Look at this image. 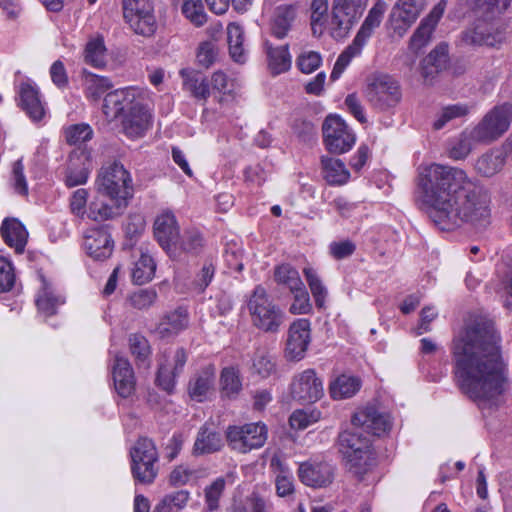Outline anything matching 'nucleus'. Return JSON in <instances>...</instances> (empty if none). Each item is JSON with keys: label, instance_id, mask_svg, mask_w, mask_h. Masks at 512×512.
Segmentation results:
<instances>
[{"label": "nucleus", "instance_id": "c756f323", "mask_svg": "<svg viewBox=\"0 0 512 512\" xmlns=\"http://www.w3.org/2000/svg\"><path fill=\"white\" fill-rule=\"evenodd\" d=\"M223 446L221 435L205 423L198 431L193 453L195 455L211 454L219 451Z\"/></svg>", "mask_w": 512, "mask_h": 512}, {"label": "nucleus", "instance_id": "e433bc0d", "mask_svg": "<svg viewBox=\"0 0 512 512\" xmlns=\"http://www.w3.org/2000/svg\"><path fill=\"white\" fill-rule=\"evenodd\" d=\"M386 8L387 4L383 0H377L355 37L366 44V41L372 35V31L380 25Z\"/></svg>", "mask_w": 512, "mask_h": 512}, {"label": "nucleus", "instance_id": "de8ad7c7", "mask_svg": "<svg viewBox=\"0 0 512 512\" xmlns=\"http://www.w3.org/2000/svg\"><path fill=\"white\" fill-rule=\"evenodd\" d=\"M83 76L87 96L94 100L113 87L109 78L96 75L86 69L83 70Z\"/></svg>", "mask_w": 512, "mask_h": 512}, {"label": "nucleus", "instance_id": "7c9ffc66", "mask_svg": "<svg viewBox=\"0 0 512 512\" xmlns=\"http://www.w3.org/2000/svg\"><path fill=\"white\" fill-rule=\"evenodd\" d=\"M267 54L268 67L272 74H280L286 72L291 67V55L288 45L273 47L269 41L264 42Z\"/></svg>", "mask_w": 512, "mask_h": 512}, {"label": "nucleus", "instance_id": "bf43d9fd", "mask_svg": "<svg viewBox=\"0 0 512 512\" xmlns=\"http://www.w3.org/2000/svg\"><path fill=\"white\" fill-rule=\"evenodd\" d=\"M93 130L87 124L71 125L65 130V138L70 145H79L92 138Z\"/></svg>", "mask_w": 512, "mask_h": 512}, {"label": "nucleus", "instance_id": "20e7f679", "mask_svg": "<svg viewBox=\"0 0 512 512\" xmlns=\"http://www.w3.org/2000/svg\"><path fill=\"white\" fill-rule=\"evenodd\" d=\"M252 324L266 333H277L285 320L284 311L274 303L267 290L257 285L247 300Z\"/></svg>", "mask_w": 512, "mask_h": 512}, {"label": "nucleus", "instance_id": "a19ab883", "mask_svg": "<svg viewBox=\"0 0 512 512\" xmlns=\"http://www.w3.org/2000/svg\"><path fill=\"white\" fill-rule=\"evenodd\" d=\"M204 240L201 233L196 229H188L177 237L176 246H172V256L176 257V250L189 254H198L203 248Z\"/></svg>", "mask_w": 512, "mask_h": 512}, {"label": "nucleus", "instance_id": "4be33fe9", "mask_svg": "<svg viewBox=\"0 0 512 512\" xmlns=\"http://www.w3.org/2000/svg\"><path fill=\"white\" fill-rule=\"evenodd\" d=\"M215 375L216 369L213 365H207L196 372L188 383L190 397L197 402L205 401L214 389Z\"/></svg>", "mask_w": 512, "mask_h": 512}, {"label": "nucleus", "instance_id": "9d476101", "mask_svg": "<svg viewBox=\"0 0 512 512\" xmlns=\"http://www.w3.org/2000/svg\"><path fill=\"white\" fill-rule=\"evenodd\" d=\"M366 97L376 109L388 110L401 101V87L393 77L386 74L377 75L369 82Z\"/></svg>", "mask_w": 512, "mask_h": 512}, {"label": "nucleus", "instance_id": "bb28decb", "mask_svg": "<svg viewBox=\"0 0 512 512\" xmlns=\"http://www.w3.org/2000/svg\"><path fill=\"white\" fill-rule=\"evenodd\" d=\"M0 230L4 242L14 248L16 253H23L28 238L24 225L18 219L7 218L2 222Z\"/></svg>", "mask_w": 512, "mask_h": 512}, {"label": "nucleus", "instance_id": "473e14b6", "mask_svg": "<svg viewBox=\"0 0 512 512\" xmlns=\"http://www.w3.org/2000/svg\"><path fill=\"white\" fill-rule=\"evenodd\" d=\"M43 286L38 292L36 305L41 314L52 316L56 314L57 308L64 303V298L56 295L53 287L43 279Z\"/></svg>", "mask_w": 512, "mask_h": 512}, {"label": "nucleus", "instance_id": "774afa93", "mask_svg": "<svg viewBox=\"0 0 512 512\" xmlns=\"http://www.w3.org/2000/svg\"><path fill=\"white\" fill-rule=\"evenodd\" d=\"M425 65H431L437 71L445 68L448 61V48L447 45L440 44L433 49L424 59Z\"/></svg>", "mask_w": 512, "mask_h": 512}, {"label": "nucleus", "instance_id": "052dcab7", "mask_svg": "<svg viewBox=\"0 0 512 512\" xmlns=\"http://www.w3.org/2000/svg\"><path fill=\"white\" fill-rule=\"evenodd\" d=\"M167 359L168 363L171 364L170 370L173 371L174 375L179 376L183 372L184 366L188 360V353L184 348L179 347L174 351H165L161 363H166Z\"/></svg>", "mask_w": 512, "mask_h": 512}, {"label": "nucleus", "instance_id": "cd10ccee", "mask_svg": "<svg viewBox=\"0 0 512 512\" xmlns=\"http://www.w3.org/2000/svg\"><path fill=\"white\" fill-rule=\"evenodd\" d=\"M189 316L185 308L179 307L166 314L156 327V333L161 338H169L179 334L188 327Z\"/></svg>", "mask_w": 512, "mask_h": 512}, {"label": "nucleus", "instance_id": "39448f33", "mask_svg": "<svg viewBox=\"0 0 512 512\" xmlns=\"http://www.w3.org/2000/svg\"><path fill=\"white\" fill-rule=\"evenodd\" d=\"M97 189L110 201L128 203L134 192L131 174L118 161L103 165L97 176Z\"/></svg>", "mask_w": 512, "mask_h": 512}, {"label": "nucleus", "instance_id": "2f4dec72", "mask_svg": "<svg viewBox=\"0 0 512 512\" xmlns=\"http://www.w3.org/2000/svg\"><path fill=\"white\" fill-rule=\"evenodd\" d=\"M506 162V152L496 148L483 154L476 162L477 171L485 176L491 177L502 170Z\"/></svg>", "mask_w": 512, "mask_h": 512}, {"label": "nucleus", "instance_id": "9b49d317", "mask_svg": "<svg viewBox=\"0 0 512 512\" xmlns=\"http://www.w3.org/2000/svg\"><path fill=\"white\" fill-rule=\"evenodd\" d=\"M323 141L326 149L333 154H343L351 150L356 136L345 121L337 115H329L322 125Z\"/></svg>", "mask_w": 512, "mask_h": 512}, {"label": "nucleus", "instance_id": "7ed1b4c3", "mask_svg": "<svg viewBox=\"0 0 512 512\" xmlns=\"http://www.w3.org/2000/svg\"><path fill=\"white\" fill-rule=\"evenodd\" d=\"M352 424V430H346L339 435V445L349 470L361 479L372 459V451L371 438L360 430L380 436L390 429L391 419L386 412L369 405L354 413Z\"/></svg>", "mask_w": 512, "mask_h": 512}, {"label": "nucleus", "instance_id": "a18cd8bd", "mask_svg": "<svg viewBox=\"0 0 512 512\" xmlns=\"http://www.w3.org/2000/svg\"><path fill=\"white\" fill-rule=\"evenodd\" d=\"M190 498L186 490H179L165 495L155 506L153 512H180L185 508Z\"/></svg>", "mask_w": 512, "mask_h": 512}, {"label": "nucleus", "instance_id": "4d7b16f0", "mask_svg": "<svg viewBox=\"0 0 512 512\" xmlns=\"http://www.w3.org/2000/svg\"><path fill=\"white\" fill-rule=\"evenodd\" d=\"M253 369L262 378L271 376L276 371L275 357L266 351H257L253 359Z\"/></svg>", "mask_w": 512, "mask_h": 512}, {"label": "nucleus", "instance_id": "dca6fc26", "mask_svg": "<svg viewBox=\"0 0 512 512\" xmlns=\"http://www.w3.org/2000/svg\"><path fill=\"white\" fill-rule=\"evenodd\" d=\"M422 10L423 4L420 0H398L389 15V23L394 33L403 36Z\"/></svg>", "mask_w": 512, "mask_h": 512}, {"label": "nucleus", "instance_id": "b1692460", "mask_svg": "<svg viewBox=\"0 0 512 512\" xmlns=\"http://www.w3.org/2000/svg\"><path fill=\"white\" fill-rule=\"evenodd\" d=\"M443 13L444 7L441 4H437L433 7L427 17L421 21L410 40V48L412 50L417 52L430 41L432 32L434 31L438 21L441 19Z\"/></svg>", "mask_w": 512, "mask_h": 512}, {"label": "nucleus", "instance_id": "3c124183", "mask_svg": "<svg viewBox=\"0 0 512 512\" xmlns=\"http://www.w3.org/2000/svg\"><path fill=\"white\" fill-rule=\"evenodd\" d=\"M226 481L223 477L216 478L204 489L205 509L214 512L220 507V499L224 493Z\"/></svg>", "mask_w": 512, "mask_h": 512}, {"label": "nucleus", "instance_id": "69168bd1", "mask_svg": "<svg viewBox=\"0 0 512 512\" xmlns=\"http://www.w3.org/2000/svg\"><path fill=\"white\" fill-rule=\"evenodd\" d=\"M296 63L301 72L310 74L319 68L322 57L318 52L306 51L298 56Z\"/></svg>", "mask_w": 512, "mask_h": 512}, {"label": "nucleus", "instance_id": "864d4df0", "mask_svg": "<svg viewBox=\"0 0 512 512\" xmlns=\"http://www.w3.org/2000/svg\"><path fill=\"white\" fill-rule=\"evenodd\" d=\"M469 112L470 107L466 104H453L443 107L433 123V127L436 130H440L451 120L464 117Z\"/></svg>", "mask_w": 512, "mask_h": 512}, {"label": "nucleus", "instance_id": "393cba45", "mask_svg": "<svg viewBox=\"0 0 512 512\" xmlns=\"http://www.w3.org/2000/svg\"><path fill=\"white\" fill-rule=\"evenodd\" d=\"M183 81V90L199 101L206 102L210 96V84L207 77L194 69L183 68L179 72Z\"/></svg>", "mask_w": 512, "mask_h": 512}, {"label": "nucleus", "instance_id": "4c0bfd02", "mask_svg": "<svg viewBox=\"0 0 512 512\" xmlns=\"http://www.w3.org/2000/svg\"><path fill=\"white\" fill-rule=\"evenodd\" d=\"M129 349L138 367H150L151 347L145 336L134 333L129 336Z\"/></svg>", "mask_w": 512, "mask_h": 512}, {"label": "nucleus", "instance_id": "58836bf2", "mask_svg": "<svg viewBox=\"0 0 512 512\" xmlns=\"http://www.w3.org/2000/svg\"><path fill=\"white\" fill-rule=\"evenodd\" d=\"M106 51L103 37H93L86 43L84 60L95 68H103L106 65Z\"/></svg>", "mask_w": 512, "mask_h": 512}, {"label": "nucleus", "instance_id": "6ab92c4d", "mask_svg": "<svg viewBox=\"0 0 512 512\" xmlns=\"http://www.w3.org/2000/svg\"><path fill=\"white\" fill-rule=\"evenodd\" d=\"M154 236L160 246L172 257V246H176L179 229L172 212L165 211L154 222Z\"/></svg>", "mask_w": 512, "mask_h": 512}, {"label": "nucleus", "instance_id": "37998d69", "mask_svg": "<svg viewBox=\"0 0 512 512\" xmlns=\"http://www.w3.org/2000/svg\"><path fill=\"white\" fill-rule=\"evenodd\" d=\"M364 45V42L357 39L356 37L354 38L352 43L337 58L330 75L332 81L340 78L346 67L350 64L351 60L354 57L360 55Z\"/></svg>", "mask_w": 512, "mask_h": 512}, {"label": "nucleus", "instance_id": "0e129e2a", "mask_svg": "<svg viewBox=\"0 0 512 512\" xmlns=\"http://www.w3.org/2000/svg\"><path fill=\"white\" fill-rule=\"evenodd\" d=\"M171 364L168 363V359L166 363H159L158 372L156 375V384L164 391L171 393L176 384V378L178 375H174L173 371L170 370Z\"/></svg>", "mask_w": 512, "mask_h": 512}, {"label": "nucleus", "instance_id": "412c9836", "mask_svg": "<svg viewBox=\"0 0 512 512\" xmlns=\"http://www.w3.org/2000/svg\"><path fill=\"white\" fill-rule=\"evenodd\" d=\"M151 115L139 103L132 105L125 114L122 128L125 135L131 139L143 137L150 127Z\"/></svg>", "mask_w": 512, "mask_h": 512}, {"label": "nucleus", "instance_id": "49530a36", "mask_svg": "<svg viewBox=\"0 0 512 512\" xmlns=\"http://www.w3.org/2000/svg\"><path fill=\"white\" fill-rule=\"evenodd\" d=\"M156 271L154 259L147 253H141L132 270V279L136 284L142 285L152 280Z\"/></svg>", "mask_w": 512, "mask_h": 512}, {"label": "nucleus", "instance_id": "aec40b11", "mask_svg": "<svg viewBox=\"0 0 512 512\" xmlns=\"http://www.w3.org/2000/svg\"><path fill=\"white\" fill-rule=\"evenodd\" d=\"M111 372L116 392L123 398L132 395L135 390V376L128 359L116 355L111 366Z\"/></svg>", "mask_w": 512, "mask_h": 512}, {"label": "nucleus", "instance_id": "a878e982", "mask_svg": "<svg viewBox=\"0 0 512 512\" xmlns=\"http://www.w3.org/2000/svg\"><path fill=\"white\" fill-rule=\"evenodd\" d=\"M20 106L34 121H40L45 115L44 105L40 99L39 90L29 82H24L19 89Z\"/></svg>", "mask_w": 512, "mask_h": 512}, {"label": "nucleus", "instance_id": "1a4fd4ad", "mask_svg": "<svg viewBox=\"0 0 512 512\" xmlns=\"http://www.w3.org/2000/svg\"><path fill=\"white\" fill-rule=\"evenodd\" d=\"M482 18L461 31L457 39L459 47L470 49L483 46L498 47L504 42V30L491 22L492 19Z\"/></svg>", "mask_w": 512, "mask_h": 512}, {"label": "nucleus", "instance_id": "8fccbe9b", "mask_svg": "<svg viewBox=\"0 0 512 512\" xmlns=\"http://www.w3.org/2000/svg\"><path fill=\"white\" fill-rule=\"evenodd\" d=\"M481 17L494 19L501 15L510 5L511 0H470Z\"/></svg>", "mask_w": 512, "mask_h": 512}, {"label": "nucleus", "instance_id": "680f3d73", "mask_svg": "<svg viewBox=\"0 0 512 512\" xmlns=\"http://www.w3.org/2000/svg\"><path fill=\"white\" fill-rule=\"evenodd\" d=\"M157 299V293L153 289H139L132 293L128 301L133 308L143 310L149 308Z\"/></svg>", "mask_w": 512, "mask_h": 512}, {"label": "nucleus", "instance_id": "e2e57ef3", "mask_svg": "<svg viewBox=\"0 0 512 512\" xmlns=\"http://www.w3.org/2000/svg\"><path fill=\"white\" fill-rule=\"evenodd\" d=\"M471 129H466L462 134L459 142L451 149L450 155L454 159H463L465 158L472 149L481 144L480 142L475 141L470 137Z\"/></svg>", "mask_w": 512, "mask_h": 512}, {"label": "nucleus", "instance_id": "c85d7f7f", "mask_svg": "<svg viewBox=\"0 0 512 512\" xmlns=\"http://www.w3.org/2000/svg\"><path fill=\"white\" fill-rule=\"evenodd\" d=\"M321 174L324 180L332 186H341L348 182L350 172L345 164L337 158L321 157Z\"/></svg>", "mask_w": 512, "mask_h": 512}, {"label": "nucleus", "instance_id": "72a5a7b5", "mask_svg": "<svg viewBox=\"0 0 512 512\" xmlns=\"http://www.w3.org/2000/svg\"><path fill=\"white\" fill-rule=\"evenodd\" d=\"M295 18V10L291 5L278 6L273 14L271 31L274 36L284 38Z\"/></svg>", "mask_w": 512, "mask_h": 512}, {"label": "nucleus", "instance_id": "6e6552de", "mask_svg": "<svg viewBox=\"0 0 512 512\" xmlns=\"http://www.w3.org/2000/svg\"><path fill=\"white\" fill-rule=\"evenodd\" d=\"M225 436L231 450L246 454L264 446L268 438V428L262 422L229 425Z\"/></svg>", "mask_w": 512, "mask_h": 512}, {"label": "nucleus", "instance_id": "ea45409f", "mask_svg": "<svg viewBox=\"0 0 512 512\" xmlns=\"http://www.w3.org/2000/svg\"><path fill=\"white\" fill-rule=\"evenodd\" d=\"M360 389V380L353 376L340 375L330 384V395L340 400L352 397Z\"/></svg>", "mask_w": 512, "mask_h": 512}, {"label": "nucleus", "instance_id": "f03ea898", "mask_svg": "<svg viewBox=\"0 0 512 512\" xmlns=\"http://www.w3.org/2000/svg\"><path fill=\"white\" fill-rule=\"evenodd\" d=\"M418 185L428 216L440 230L463 225L482 230L491 224L490 193L464 170L433 163L421 170Z\"/></svg>", "mask_w": 512, "mask_h": 512}, {"label": "nucleus", "instance_id": "f3484780", "mask_svg": "<svg viewBox=\"0 0 512 512\" xmlns=\"http://www.w3.org/2000/svg\"><path fill=\"white\" fill-rule=\"evenodd\" d=\"M84 248L87 254L95 260H104L111 256L114 242L107 226H97L86 231Z\"/></svg>", "mask_w": 512, "mask_h": 512}, {"label": "nucleus", "instance_id": "ddd939ff", "mask_svg": "<svg viewBox=\"0 0 512 512\" xmlns=\"http://www.w3.org/2000/svg\"><path fill=\"white\" fill-rule=\"evenodd\" d=\"M299 480L311 488H325L334 480V468L326 461L309 459L299 463Z\"/></svg>", "mask_w": 512, "mask_h": 512}, {"label": "nucleus", "instance_id": "2eb2a0df", "mask_svg": "<svg viewBox=\"0 0 512 512\" xmlns=\"http://www.w3.org/2000/svg\"><path fill=\"white\" fill-rule=\"evenodd\" d=\"M311 324L308 319H297L288 329L285 355L289 360H301L311 341Z\"/></svg>", "mask_w": 512, "mask_h": 512}, {"label": "nucleus", "instance_id": "c9c22d12", "mask_svg": "<svg viewBox=\"0 0 512 512\" xmlns=\"http://www.w3.org/2000/svg\"><path fill=\"white\" fill-rule=\"evenodd\" d=\"M109 205L102 201H94L89 206L88 217L94 221H104L120 216L128 203H120V201H111Z\"/></svg>", "mask_w": 512, "mask_h": 512}, {"label": "nucleus", "instance_id": "13d9d810", "mask_svg": "<svg viewBox=\"0 0 512 512\" xmlns=\"http://www.w3.org/2000/svg\"><path fill=\"white\" fill-rule=\"evenodd\" d=\"M293 302L289 307V312L293 315L309 314L312 311V304L309 293L305 286L291 292Z\"/></svg>", "mask_w": 512, "mask_h": 512}, {"label": "nucleus", "instance_id": "6e6d98bb", "mask_svg": "<svg viewBox=\"0 0 512 512\" xmlns=\"http://www.w3.org/2000/svg\"><path fill=\"white\" fill-rule=\"evenodd\" d=\"M321 418V412L316 409H301L292 413L289 418L293 429L303 430Z\"/></svg>", "mask_w": 512, "mask_h": 512}, {"label": "nucleus", "instance_id": "5701e85b", "mask_svg": "<svg viewBox=\"0 0 512 512\" xmlns=\"http://www.w3.org/2000/svg\"><path fill=\"white\" fill-rule=\"evenodd\" d=\"M134 92L132 89H116L106 94L102 106L103 114L108 121L117 119L125 109H128L135 105Z\"/></svg>", "mask_w": 512, "mask_h": 512}, {"label": "nucleus", "instance_id": "5fc2aeb1", "mask_svg": "<svg viewBox=\"0 0 512 512\" xmlns=\"http://www.w3.org/2000/svg\"><path fill=\"white\" fill-rule=\"evenodd\" d=\"M131 29L138 35L151 37L156 31V21L152 9L142 12L139 17L128 23Z\"/></svg>", "mask_w": 512, "mask_h": 512}, {"label": "nucleus", "instance_id": "4468645a", "mask_svg": "<svg viewBox=\"0 0 512 512\" xmlns=\"http://www.w3.org/2000/svg\"><path fill=\"white\" fill-rule=\"evenodd\" d=\"M293 399L302 402H316L323 396V381L314 369H306L294 376L290 386Z\"/></svg>", "mask_w": 512, "mask_h": 512}, {"label": "nucleus", "instance_id": "338daca9", "mask_svg": "<svg viewBox=\"0 0 512 512\" xmlns=\"http://www.w3.org/2000/svg\"><path fill=\"white\" fill-rule=\"evenodd\" d=\"M123 16L127 23L133 21L139 14L152 9L145 0H122Z\"/></svg>", "mask_w": 512, "mask_h": 512}, {"label": "nucleus", "instance_id": "603ef678", "mask_svg": "<svg viewBox=\"0 0 512 512\" xmlns=\"http://www.w3.org/2000/svg\"><path fill=\"white\" fill-rule=\"evenodd\" d=\"M220 385L222 394L232 398L238 395L242 389L239 372L233 367H226L221 372Z\"/></svg>", "mask_w": 512, "mask_h": 512}, {"label": "nucleus", "instance_id": "09e8293b", "mask_svg": "<svg viewBox=\"0 0 512 512\" xmlns=\"http://www.w3.org/2000/svg\"><path fill=\"white\" fill-rule=\"evenodd\" d=\"M303 274L306 278L316 306L318 308H323L328 295L327 288L324 286L315 269L305 267L303 269Z\"/></svg>", "mask_w": 512, "mask_h": 512}, {"label": "nucleus", "instance_id": "f8f14e48", "mask_svg": "<svg viewBox=\"0 0 512 512\" xmlns=\"http://www.w3.org/2000/svg\"><path fill=\"white\" fill-rule=\"evenodd\" d=\"M367 0H335L331 27L334 38L344 37L361 16Z\"/></svg>", "mask_w": 512, "mask_h": 512}, {"label": "nucleus", "instance_id": "c03bdc74", "mask_svg": "<svg viewBox=\"0 0 512 512\" xmlns=\"http://www.w3.org/2000/svg\"><path fill=\"white\" fill-rule=\"evenodd\" d=\"M274 280L280 285H284L290 292L299 289L304 285L299 272L290 264H281L274 269Z\"/></svg>", "mask_w": 512, "mask_h": 512}, {"label": "nucleus", "instance_id": "f257e3e1", "mask_svg": "<svg viewBox=\"0 0 512 512\" xmlns=\"http://www.w3.org/2000/svg\"><path fill=\"white\" fill-rule=\"evenodd\" d=\"M499 342L493 322L486 319L475 321L453 340L456 385L483 411L503 405L509 387L508 369Z\"/></svg>", "mask_w": 512, "mask_h": 512}, {"label": "nucleus", "instance_id": "0eeeda50", "mask_svg": "<svg viewBox=\"0 0 512 512\" xmlns=\"http://www.w3.org/2000/svg\"><path fill=\"white\" fill-rule=\"evenodd\" d=\"M512 123V104L503 103L488 111L471 129L470 137L482 144H490L502 137Z\"/></svg>", "mask_w": 512, "mask_h": 512}, {"label": "nucleus", "instance_id": "a211bd4d", "mask_svg": "<svg viewBox=\"0 0 512 512\" xmlns=\"http://www.w3.org/2000/svg\"><path fill=\"white\" fill-rule=\"evenodd\" d=\"M91 170V153L78 148L69 157L65 184L68 187L83 185L87 182Z\"/></svg>", "mask_w": 512, "mask_h": 512}, {"label": "nucleus", "instance_id": "79ce46f5", "mask_svg": "<svg viewBox=\"0 0 512 512\" xmlns=\"http://www.w3.org/2000/svg\"><path fill=\"white\" fill-rule=\"evenodd\" d=\"M174 6L180 5L183 15L196 27L207 22V15L201 0H172Z\"/></svg>", "mask_w": 512, "mask_h": 512}, {"label": "nucleus", "instance_id": "423d86ee", "mask_svg": "<svg viewBox=\"0 0 512 512\" xmlns=\"http://www.w3.org/2000/svg\"><path fill=\"white\" fill-rule=\"evenodd\" d=\"M131 474L135 481L149 485L158 475V451L152 439L139 438L130 449Z\"/></svg>", "mask_w": 512, "mask_h": 512}, {"label": "nucleus", "instance_id": "f704fd0d", "mask_svg": "<svg viewBox=\"0 0 512 512\" xmlns=\"http://www.w3.org/2000/svg\"><path fill=\"white\" fill-rule=\"evenodd\" d=\"M227 41L229 45V53L233 60L238 63L246 61V51L244 48V30L237 23H230L227 26Z\"/></svg>", "mask_w": 512, "mask_h": 512}]
</instances>
